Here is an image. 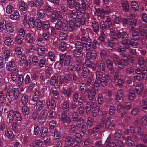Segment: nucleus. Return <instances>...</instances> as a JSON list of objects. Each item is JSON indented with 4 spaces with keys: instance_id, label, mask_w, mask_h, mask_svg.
<instances>
[{
    "instance_id": "nucleus-18",
    "label": "nucleus",
    "mask_w": 147,
    "mask_h": 147,
    "mask_svg": "<svg viewBox=\"0 0 147 147\" xmlns=\"http://www.w3.org/2000/svg\"><path fill=\"white\" fill-rule=\"evenodd\" d=\"M45 49L44 46H41L37 48V54L38 55L41 57L45 56Z\"/></svg>"
},
{
    "instance_id": "nucleus-9",
    "label": "nucleus",
    "mask_w": 147,
    "mask_h": 147,
    "mask_svg": "<svg viewBox=\"0 0 147 147\" xmlns=\"http://www.w3.org/2000/svg\"><path fill=\"white\" fill-rule=\"evenodd\" d=\"M85 18L84 16H82L81 18H76L75 20V24L76 26L79 27L83 25L85 22Z\"/></svg>"
},
{
    "instance_id": "nucleus-48",
    "label": "nucleus",
    "mask_w": 147,
    "mask_h": 147,
    "mask_svg": "<svg viewBox=\"0 0 147 147\" xmlns=\"http://www.w3.org/2000/svg\"><path fill=\"white\" fill-rule=\"evenodd\" d=\"M135 97V92L134 90H130L128 94V98L130 100H132L134 99Z\"/></svg>"
},
{
    "instance_id": "nucleus-29",
    "label": "nucleus",
    "mask_w": 147,
    "mask_h": 147,
    "mask_svg": "<svg viewBox=\"0 0 147 147\" xmlns=\"http://www.w3.org/2000/svg\"><path fill=\"white\" fill-rule=\"evenodd\" d=\"M92 27L94 32L96 34L98 33L99 31V26L97 22L94 21L92 23Z\"/></svg>"
},
{
    "instance_id": "nucleus-39",
    "label": "nucleus",
    "mask_w": 147,
    "mask_h": 147,
    "mask_svg": "<svg viewBox=\"0 0 147 147\" xmlns=\"http://www.w3.org/2000/svg\"><path fill=\"white\" fill-rule=\"evenodd\" d=\"M64 79L66 83H69L71 82L72 80V76L71 74H66L64 77Z\"/></svg>"
},
{
    "instance_id": "nucleus-16",
    "label": "nucleus",
    "mask_w": 147,
    "mask_h": 147,
    "mask_svg": "<svg viewBox=\"0 0 147 147\" xmlns=\"http://www.w3.org/2000/svg\"><path fill=\"white\" fill-rule=\"evenodd\" d=\"M82 50H80L75 49L73 51V55L76 57H80L83 56V53Z\"/></svg>"
},
{
    "instance_id": "nucleus-3",
    "label": "nucleus",
    "mask_w": 147,
    "mask_h": 147,
    "mask_svg": "<svg viewBox=\"0 0 147 147\" xmlns=\"http://www.w3.org/2000/svg\"><path fill=\"white\" fill-rule=\"evenodd\" d=\"M96 79L100 81L101 85L103 87L106 86L107 81L111 80V78L108 75L106 74L105 76L101 75L100 71H96Z\"/></svg>"
},
{
    "instance_id": "nucleus-20",
    "label": "nucleus",
    "mask_w": 147,
    "mask_h": 147,
    "mask_svg": "<svg viewBox=\"0 0 147 147\" xmlns=\"http://www.w3.org/2000/svg\"><path fill=\"white\" fill-rule=\"evenodd\" d=\"M142 83H140L135 87V90L137 94L138 95H141L143 90V87Z\"/></svg>"
},
{
    "instance_id": "nucleus-47",
    "label": "nucleus",
    "mask_w": 147,
    "mask_h": 147,
    "mask_svg": "<svg viewBox=\"0 0 147 147\" xmlns=\"http://www.w3.org/2000/svg\"><path fill=\"white\" fill-rule=\"evenodd\" d=\"M139 30L140 34L141 36H144V34H145L146 38L147 39V29L144 31L143 28L141 26H140L139 28Z\"/></svg>"
},
{
    "instance_id": "nucleus-46",
    "label": "nucleus",
    "mask_w": 147,
    "mask_h": 147,
    "mask_svg": "<svg viewBox=\"0 0 147 147\" xmlns=\"http://www.w3.org/2000/svg\"><path fill=\"white\" fill-rule=\"evenodd\" d=\"M21 101L23 105L26 104L28 102V96L26 95H23L21 98Z\"/></svg>"
},
{
    "instance_id": "nucleus-64",
    "label": "nucleus",
    "mask_w": 147,
    "mask_h": 147,
    "mask_svg": "<svg viewBox=\"0 0 147 147\" xmlns=\"http://www.w3.org/2000/svg\"><path fill=\"white\" fill-rule=\"evenodd\" d=\"M82 73L83 78H86L89 73V69L87 67H84Z\"/></svg>"
},
{
    "instance_id": "nucleus-43",
    "label": "nucleus",
    "mask_w": 147,
    "mask_h": 147,
    "mask_svg": "<svg viewBox=\"0 0 147 147\" xmlns=\"http://www.w3.org/2000/svg\"><path fill=\"white\" fill-rule=\"evenodd\" d=\"M35 21L32 17L30 18L28 22V24L30 28H34L35 27Z\"/></svg>"
},
{
    "instance_id": "nucleus-1",
    "label": "nucleus",
    "mask_w": 147,
    "mask_h": 147,
    "mask_svg": "<svg viewBox=\"0 0 147 147\" xmlns=\"http://www.w3.org/2000/svg\"><path fill=\"white\" fill-rule=\"evenodd\" d=\"M19 96V92L17 88H13L11 91L10 90H7L5 92V96L8 100L15 101L18 98Z\"/></svg>"
},
{
    "instance_id": "nucleus-41",
    "label": "nucleus",
    "mask_w": 147,
    "mask_h": 147,
    "mask_svg": "<svg viewBox=\"0 0 147 147\" xmlns=\"http://www.w3.org/2000/svg\"><path fill=\"white\" fill-rule=\"evenodd\" d=\"M12 26V24L11 23L9 22L7 24L6 29L7 31L8 32L12 33L14 31Z\"/></svg>"
},
{
    "instance_id": "nucleus-45",
    "label": "nucleus",
    "mask_w": 147,
    "mask_h": 147,
    "mask_svg": "<svg viewBox=\"0 0 147 147\" xmlns=\"http://www.w3.org/2000/svg\"><path fill=\"white\" fill-rule=\"evenodd\" d=\"M138 64L141 68H143L144 66L145 61L143 58L141 57H139L138 58Z\"/></svg>"
},
{
    "instance_id": "nucleus-7",
    "label": "nucleus",
    "mask_w": 147,
    "mask_h": 147,
    "mask_svg": "<svg viewBox=\"0 0 147 147\" xmlns=\"http://www.w3.org/2000/svg\"><path fill=\"white\" fill-rule=\"evenodd\" d=\"M19 8L22 12L27 13L28 11V6L27 3L24 1H22L20 3Z\"/></svg>"
},
{
    "instance_id": "nucleus-57",
    "label": "nucleus",
    "mask_w": 147,
    "mask_h": 147,
    "mask_svg": "<svg viewBox=\"0 0 147 147\" xmlns=\"http://www.w3.org/2000/svg\"><path fill=\"white\" fill-rule=\"evenodd\" d=\"M62 21H59L57 22L55 24V27L56 30L61 31V28L62 27Z\"/></svg>"
},
{
    "instance_id": "nucleus-58",
    "label": "nucleus",
    "mask_w": 147,
    "mask_h": 147,
    "mask_svg": "<svg viewBox=\"0 0 147 147\" xmlns=\"http://www.w3.org/2000/svg\"><path fill=\"white\" fill-rule=\"evenodd\" d=\"M57 13V11L55 10H54L52 13L51 21L53 23H54L57 20L56 17Z\"/></svg>"
},
{
    "instance_id": "nucleus-2",
    "label": "nucleus",
    "mask_w": 147,
    "mask_h": 147,
    "mask_svg": "<svg viewBox=\"0 0 147 147\" xmlns=\"http://www.w3.org/2000/svg\"><path fill=\"white\" fill-rule=\"evenodd\" d=\"M110 34L112 38L115 39H118L121 36L123 39L127 40L128 37V34L125 32L121 33L116 32L115 28H111L109 29Z\"/></svg>"
},
{
    "instance_id": "nucleus-17",
    "label": "nucleus",
    "mask_w": 147,
    "mask_h": 147,
    "mask_svg": "<svg viewBox=\"0 0 147 147\" xmlns=\"http://www.w3.org/2000/svg\"><path fill=\"white\" fill-rule=\"evenodd\" d=\"M94 52L90 51L87 52L86 54V56L87 58L89 59H95L97 56L96 51L94 50Z\"/></svg>"
},
{
    "instance_id": "nucleus-4",
    "label": "nucleus",
    "mask_w": 147,
    "mask_h": 147,
    "mask_svg": "<svg viewBox=\"0 0 147 147\" xmlns=\"http://www.w3.org/2000/svg\"><path fill=\"white\" fill-rule=\"evenodd\" d=\"M60 63H63V61L64 65L68 66L70 63L71 57L70 55H66L65 53L60 54Z\"/></svg>"
},
{
    "instance_id": "nucleus-60",
    "label": "nucleus",
    "mask_w": 147,
    "mask_h": 147,
    "mask_svg": "<svg viewBox=\"0 0 147 147\" xmlns=\"http://www.w3.org/2000/svg\"><path fill=\"white\" fill-rule=\"evenodd\" d=\"M17 80L18 85L20 86L23 83L24 80L23 76L22 75H19Z\"/></svg>"
},
{
    "instance_id": "nucleus-25",
    "label": "nucleus",
    "mask_w": 147,
    "mask_h": 147,
    "mask_svg": "<svg viewBox=\"0 0 147 147\" xmlns=\"http://www.w3.org/2000/svg\"><path fill=\"white\" fill-rule=\"evenodd\" d=\"M15 66V63L13 61H10L7 63L6 65L7 69L8 71H11Z\"/></svg>"
},
{
    "instance_id": "nucleus-37",
    "label": "nucleus",
    "mask_w": 147,
    "mask_h": 147,
    "mask_svg": "<svg viewBox=\"0 0 147 147\" xmlns=\"http://www.w3.org/2000/svg\"><path fill=\"white\" fill-rule=\"evenodd\" d=\"M47 116V110L45 108L41 112L40 118V119L43 120H45Z\"/></svg>"
},
{
    "instance_id": "nucleus-59",
    "label": "nucleus",
    "mask_w": 147,
    "mask_h": 147,
    "mask_svg": "<svg viewBox=\"0 0 147 147\" xmlns=\"http://www.w3.org/2000/svg\"><path fill=\"white\" fill-rule=\"evenodd\" d=\"M104 125V123H101L100 125H96L93 129V132L94 134H96L98 131L100 127H102Z\"/></svg>"
},
{
    "instance_id": "nucleus-54",
    "label": "nucleus",
    "mask_w": 147,
    "mask_h": 147,
    "mask_svg": "<svg viewBox=\"0 0 147 147\" xmlns=\"http://www.w3.org/2000/svg\"><path fill=\"white\" fill-rule=\"evenodd\" d=\"M35 22L36 24V27L37 29L39 30H40L41 29V27L42 24L41 20L38 18L36 19Z\"/></svg>"
},
{
    "instance_id": "nucleus-33",
    "label": "nucleus",
    "mask_w": 147,
    "mask_h": 147,
    "mask_svg": "<svg viewBox=\"0 0 147 147\" xmlns=\"http://www.w3.org/2000/svg\"><path fill=\"white\" fill-rule=\"evenodd\" d=\"M140 123L143 126L147 125V116L145 115L142 116L140 119Z\"/></svg>"
},
{
    "instance_id": "nucleus-55",
    "label": "nucleus",
    "mask_w": 147,
    "mask_h": 147,
    "mask_svg": "<svg viewBox=\"0 0 147 147\" xmlns=\"http://www.w3.org/2000/svg\"><path fill=\"white\" fill-rule=\"evenodd\" d=\"M42 36L44 39L47 41H48L50 39L49 33L48 31L44 32L42 33Z\"/></svg>"
},
{
    "instance_id": "nucleus-22",
    "label": "nucleus",
    "mask_w": 147,
    "mask_h": 147,
    "mask_svg": "<svg viewBox=\"0 0 147 147\" xmlns=\"http://www.w3.org/2000/svg\"><path fill=\"white\" fill-rule=\"evenodd\" d=\"M75 64L76 65V70L78 72L83 68V63L82 62L81 60L80 59L77 60L75 62Z\"/></svg>"
},
{
    "instance_id": "nucleus-15",
    "label": "nucleus",
    "mask_w": 147,
    "mask_h": 147,
    "mask_svg": "<svg viewBox=\"0 0 147 147\" xmlns=\"http://www.w3.org/2000/svg\"><path fill=\"white\" fill-rule=\"evenodd\" d=\"M123 92L122 90L120 89L117 91L115 96V99L117 101L119 102L123 99Z\"/></svg>"
},
{
    "instance_id": "nucleus-21",
    "label": "nucleus",
    "mask_w": 147,
    "mask_h": 147,
    "mask_svg": "<svg viewBox=\"0 0 147 147\" xmlns=\"http://www.w3.org/2000/svg\"><path fill=\"white\" fill-rule=\"evenodd\" d=\"M48 57L50 60L52 62L55 61L56 60V54L54 51H49L48 53Z\"/></svg>"
},
{
    "instance_id": "nucleus-36",
    "label": "nucleus",
    "mask_w": 147,
    "mask_h": 147,
    "mask_svg": "<svg viewBox=\"0 0 147 147\" xmlns=\"http://www.w3.org/2000/svg\"><path fill=\"white\" fill-rule=\"evenodd\" d=\"M68 36V35L67 33L62 32L59 35V39L60 40H66Z\"/></svg>"
},
{
    "instance_id": "nucleus-6",
    "label": "nucleus",
    "mask_w": 147,
    "mask_h": 147,
    "mask_svg": "<svg viewBox=\"0 0 147 147\" xmlns=\"http://www.w3.org/2000/svg\"><path fill=\"white\" fill-rule=\"evenodd\" d=\"M81 42L86 50L89 49L90 47V43L91 42V39L89 37H83L81 38Z\"/></svg>"
},
{
    "instance_id": "nucleus-42",
    "label": "nucleus",
    "mask_w": 147,
    "mask_h": 147,
    "mask_svg": "<svg viewBox=\"0 0 147 147\" xmlns=\"http://www.w3.org/2000/svg\"><path fill=\"white\" fill-rule=\"evenodd\" d=\"M73 79L75 83H78L81 81V79L79 76L76 74L73 73L72 74Z\"/></svg>"
},
{
    "instance_id": "nucleus-44",
    "label": "nucleus",
    "mask_w": 147,
    "mask_h": 147,
    "mask_svg": "<svg viewBox=\"0 0 147 147\" xmlns=\"http://www.w3.org/2000/svg\"><path fill=\"white\" fill-rule=\"evenodd\" d=\"M5 100V93L3 91H0V103L1 104H3Z\"/></svg>"
},
{
    "instance_id": "nucleus-8",
    "label": "nucleus",
    "mask_w": 147,
    "mask_h": 147,
    "mask_svg": "<svg viewBox=\"0 0 147 147\" xmlns=\"http://www.w3.org/2000/svg\"><path fill=\"white\" fill-rule=\"evenodd\" d=\"M5 135L8 139L11 141L14 140L15 136L11 129H6L5 131Z\"/></svg>"
},
{
    "instance_id": "nucleus-38",
    "label": "nucleus",
    "mask_w": 147,
    "mask_h": 147,
    "mask_svg": "<svg viewBox=\"0 0 147 147\" xmlns=\"http://www.w3.org/2000/svg\"><path fill=\"white\" fill-rule=\"evenodd\" d=\"M68 15L71 18L75 19L76 18L78 15L77 12L75 10H69Z\"/></svg>"
},
{
    "instance_id": "nucleus-5",
    "label": "nucleus",
    "mask_w": 147,
    "mask_h": 147,
    "mask_svg": "<svg viewBox=\"0 0 147 147\" xmlns=\"http://www.w3.org/2000/svg\"><path fill=\"white\" fill-rule=\"evenodd\" d=\"M61 78V76L60 75H58L57 78L55 76H53L50 80L51 84L54 85L57 88H58L60 85Z\"/></svg>"
},
{
    "instance_id": "nucleus-34",
    "label": "nucleus",
    "mask_w": 147,
    "mask_h": 147,
    "mask_svg": "<svg viewBox=\"0 0 147 147\" xmlns=\"http://www.w3.org/2000/svg\"><path fill=\"white\" fill-rule=\"evenodd\" d=\"M121 5L124 11H127L129 10V6L128 3L126 1H121L120 2Z\"/></svg>"
},
{
    "instance_id": "nucleus-53",
    "label": "nucleus",
    "mask_w": 147,
    "mask_h": 147,
    "mask_svg": "<svg viewBox=\"0 0 147 147\" xmlns=\"http://www.w3.org/2000/svg\"><path fill=\"white\" fill-rule=\"evenodd\" d=\"M45 14V9H40L38 11V16L40 18L42 19L44 18Z\"/></svg>"
},
{
    "instance_id": "nucleus-19",
    "label": "nucleus",
    "mask_w": 147,
    "mask_h": 147,
    "mask_svg": "<svg viewBox=\"0 0 147 147\" xmlns=\"http://www.w3.org/2000/svg\"><path fill=\"white\" fill-rule=\"evenodd\" d=\"M128 61L127 59H121L120 60L119 63L117 64L118 67L121 69H123L124 68V66L128 65Z\"/></svg>"
},
{
    "instance_id": "nucleus-10",
    "label": "nucleus",
    "mask_w": 147,
    "mask_h": 147,
    "mask_svg": "<svg viewBox=\"0 0 147 147\" xmlns=\"http://www.w3.org/2000/svg\"><path fill=\"white\" fill-rule=\"evenodd\" d=\"M61 122L63 123H66L67 124L70 123L71 119L70 117L65 114V113H63L61 119Z\"/></svg>"
},
{
    "instance_id": "nucleus-62",
    "label": "nucleus",
    "mask_w": 147,
    "mask_h": 147,
    "mask_svg": "<svg viewBox=\"0 0 147 147\" xmlns=\"http://www.w3.org/2000/svg\"><path fill=\"white\" fill-rule=\"evenodd\" d=\"M48 129L46 127H43L42 128L41 132V136L42 137H46L47 134Z\"/></svg>"
},
{
    "instance_id": "nucleus-51",
    "label": "nucleus",
    "mask_w": 147,
    "mask_h": 147,
    "mask_svg": "<svg viewBox=\"0 0 147 147\" xmlns=\"http://www.w3.org/2000/svg\"><path fill=\"white\" fill-rule=\"evenodd\" d=\"M7 24L5 21L2 20L0 22V29L1 31H3L6 28Z\"/></svg>"
},
{
    "instance_id": "nucleus-49",
    "label": "nucleus",
    "mask_w": 147,
    "mask_h": 147,
    "mask_svg": "<svg viewBox=\"0 0 147 147\" xmlns=\"http://www.w3.org/2000/svg\"><path fill=\"white\" fill-rule=\"evenodd\" d=\"M75 137L76 142L78 144L82 142V137L80 134L76 133L75 134Z\"/></svg>"
},
{
    "instance_id": "nucleus-28",
    "label": "nucleus",
    "mask_w": 147,
    "mask_h": 147,
    "mask_svg": "<svg viewBox=\"0 0 147 147\" xmlns=\"http://www.w3.org/2000/svg\"><path fill=\"white\" fill-rule=\"evenodd\" d=\"M96 12L97 13L98 16L100 17L101 18H102L104 17L105 12V10L103 9L98 8L96 9Z\"/></svg>"
},
{
    "instance_id": "nucleus-40",
    "label": "nucleus",
    "mask_w": 147,
    "mask_h": 147,
    "mask_svg": "<svg viewBox=\"0 0 147 147\" xmlns=\"http://www.w3.org/2000/svg\"><path fill=\"white\" fill-rule=\"evenodd\" d=\"M21 112L24 115L26 116L29 113V108L26 106H24L22 108Z\"/></svg>"
},
{
    "instance_id": "nucleus-35",
    "label": "nucleus",
    "mask_w": 147,
    "mask_h": 147,
    "mask_svg": "<svg viewBox=\"0 0 147 147\" xmlns=\"http://www.w3.org/2000/svg\"><path fill=\"white\" fill-rule=\"evenodd\" d=\"M100 70L102 74H105V65L104 62L101 60L100 63L99 67Z\"/></svg>"
},
{
    "instance_id": "nucleus-32",
    "label": "nucleus",
    "mask_w": 147,
    "mask_h": 147,
    "mask_svg": "<svg viewBox=\"0 0 147 147\" xmlns=\"http://www.w3.org/2000/svg\"><path fill=\"white\" fill-rule=\"evenodd\" d=\"M69 102L67 101H65L63 103L62 106V109L63 112L66 113L68 111L69 109Z\"/></svg>"
},
{
    "instance_id": "nucleus-24",
    "label": "nucleus",
    "mask_w": 147,
    "mask_h": 147,
    "mask_svg": "<svg viewBox=\"0 0 147 147\" xmlns=\"http://www.w3.org/2000/svg\"><path fill=\"white\" fill-rule=\"evenodd\" d=\"M97 42L96 40L94 39L92 42V45L91 44V42L90 43V47H89V49H87V51H93L97 47Z\"/></svg>"
},
{
    "instance_id": "nucleus-61",
    "label": "nucleus",
    "mask_w": 147,
    "mask_h": 147,
    "mask_svg": "<svg viewBox=\"0 0 147 147\" xmlns=\"http://www.w3.org/2000/svg\"><path fill=\"white\" fill-rule=\"evenodd\" d=\"M50 27L49 23L48 21H45L42 23V28L44 30H47Z\"/></svg>"
},
{
    "instance_id": "nucleus-52",
    "label": "nucleus",
    "mask_w": 147,
    "mask_h": 147,
    "mask_svg": "<svg viewBox=\"0 0 147 147\" xmlns=\"http://www.w3.org/2000/svg\"><path fill=\"white\" fill-rule=\"evenodd\" d=\"M112 118L110 117H107L105 123V128L107 129L110 127L111 123Z\"/></svg>"
},
{
    "instance_id": "nucleus-50",
    "label": "nucleus",
    "mask_w": 147,
    "mask_h": 147,
    "mask_svg": "<svg viewBox=\"0 0 147 147\" xmlns=\"http://www.w3.org/2000/svg\"><path fill=\"white\" fill-rule=\"evenodd\" d=\"M146 110H147V99H145L142 102V110L146 112Z\"/></svg>"
},
{
    "instance_id": "nucleus-12",
    "label": "nucleus",
    "mask_w": 147,
    "mask_h": 147,
    "mask_svg": "<svg viewBox=\"0 0 147 147\" xmlns=\"http://www.w3.org/2000/svg\"><path fill=\"white\" fill-rule=\"evenodd\" d=\"M25 41L27 43L32 44L35 41L32 34L30 33H28L25 36Z\"/></svg>"
},
{
    "instance_id": "nucleus-26",
    "label": "nucleus",
    "mask_w": 147,
    "mask_h": 147,
    "mask_svg": "<svg viewBox=\"0 0 147 147\" xmlns=\"http://www.w3.org/2000/svg\"><path fill=\"white\" fill-rule=\"evenodd\" d=\"M79 91L82 94H85L86 90V84L84 83H81L79 86Z\"/></svg>"
},
{
    "instance_id": "nucleus-23",
    "label": "nucleus",
    "mask_w": 147,
    "mask_h": 147,
    "mask_svg": "<svg viewBox=\"0 0 147 147\" xmlns=\"http://www.w3.org/2000/svg\"><path fill=\"white\" fill-rule=\"evenodd\" d=\"M14 111L12 110H10L8 114L7 117L9 123H12L14 120Z\"/></svg>"
},
{
    "instance_id": "nucleus-14",
    "label": "nucleus",
    "mask_w": 147,
    "mask_h": 147,
    "mask_svg": "<svg viewBox=\"0 0 147 147\" xmlns=\"http://www.w3.org/2000/svg\"><path fill=\"white\" fill-rule=\"evenodd\" d=\"M43 102L42 100H39L36 103L35 106V110L38 112L40 111L43 108Z\"/></svg>"
},
{
    "instance_id": "nucleus-13",
    "label": "nucleus",
    "mask_w": 147,
    "mask_h": 147,
    "mask_svg": "<svg viewBox=\"0 0 147 147\" xmlns=\"http://www.w3.org/2000/svg\"><path fill=\"white\" fill-rule=\"evenodd\" d=\"M106 64L107 68L109 70L110 73L112 74H114L115 71L113 67V63L109 59H108L107 61Z\"/></svg>"
},
{
    "instance_id": "nucleus-56",
    "label": "nucleus",
    "mask_w": 147,
    "mask_h": 147,
    "mask_svg": "<svg viewBox=\"0 0 147 147\" xmlns=\"http://www.w3.org/2000/svg\"><path fill=\"white\" fill-rule=\"evenodd\" d=\"M14 7L13 6L8 5L6 7V12L7 14H11L14 11Z\"/></svg>"
},
{
    "instance_id": "nucleus-30",
    "label": "nucleus",
    "mask_w": 147,
    "mask_h": 147,
    "mask_svg": "<svg viewBox=\"0 0 147 147\" xmlns=\"http://www.w3.org/2000/svg\"><path fill=\"white\" fill-rule=\"evenodd\" d=\"M10 15V18L12 20H16L19 17V14L18 11L17 10H15Z\"/></svg>"
},
{
    "instance_id": "nucleus-63",
    "label": "nucleus",
    "mask_w": 147,
    "mask_h": 147,
    "mask_svg": "<svg viewBox=\"0 0 147 147\" xmlns=\"http://www.w3.org/2000/svg\"><path fill=\"white\" fill-rule=\"evenodd\" d=\"M43 143L40 140H37L33 143L34 147H42Z\"/></svg>"
},
{
    "instance_id": "nucleus-31",
    "label": "nucleus",
    "mask_w": 147,
    "mask_h": 147,
    "mask_svg": "<svg viewBox=\"0 0 147 147\" xmlns=\"http://www.w3.org/2000/svg\"><path fill=\"white\" fill-rule=\"evenodd\" d=\"M96 92L94 89L92 88L88 96V98L89 100H92L95 97Z\"/></svg>"
},
{
    "instance_id": "nucleus-27",
    "label": "nucleus",
    "mask_w": 147,
    "mask_h": 147,
    "mask_svg": "<svg viewBox=\"0 0 147 147\" xmlns=\"http://www.w3.org/2000/svg\"><path fill=\"white\" fill-rule=\"evenodd\" d=\"M65 142L67 143V144L70 146H72L74 143L75 140L74 138L68 136L66 138Z\"/></svg>"
},
{
    "instance_id": "nucleus-11",
    "label": "nucleus",
    "mask_w": 147,
    "mask_h": 147,
    "mask_svg": "<svg viewBox=\"0 0 147 147\" xmlns=\"http://www.w3.org/2000/svg\"><path fill=\"white\" fill-rule=\"evenodd\" d=\"M136 136L135 135H133L132 138L129 136L127 137L126 140V144L129 147L134 146V143L133 140L136 139Z\"/></svg>"
}]
</instances>
